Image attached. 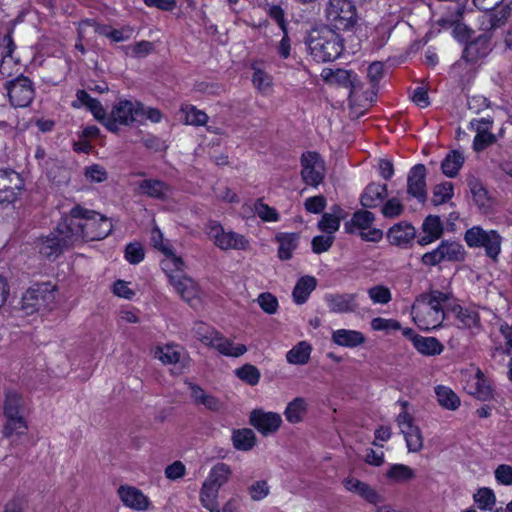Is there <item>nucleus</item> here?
Here are the masks:
<instances>
[{"instance_id":"f257e3e1","label":"nucleus","mask_w":512,"mask_h":512,"mask_svg":"<svg viewBox=\"0 0 512 512\" xmlns=\"http://www.w3.org/2000/svg\"><path fill=\"white\" fill-rule=\"evenodd\" d=\"M76 221L77 218L72 216L71 208L67 214L61 217L57 226L48 235L38 239L39 253L49 260H55L64 251L84 243L83 231L79 229Z\"/></svg>"},{"instance_id":"f03ea898","label":"nucleus","mask_w":512,"mask_h":512,"mask_svg":"<svg viewBox=\"0 0 512 512\" xmlns=\"http://www.w3.org/2000/svg\"><path fill=\"white\" fill-rule=\"evenodd\" d=\"M450 293L440 290H430L415 298L411 307V315L414 323L422 330L436 329L445 319V311H449Z\"/></svg>"},{"instance_id":"7ed1b4c3","label":"nucleus","mask_w":512,"mask_h":512,"mask_svg":"<svg viewBox=\"0 0 512 512\" xmlns=\"http://www.w3.org/2000/svg\"><path fill=\"white\" fill-rule=\"evenodd\" d=\"M336 30L329 25H319L308 33L306 44L317 62L334 61L342 54L344 39Z\"/></svg>"},{"instance_id":"20e7f679","label":"nucleus","mask_w":512,"mask_h":512,"mask_svg":"<svg viewBox=\"0 0 512 512\" xmlns=\"http://www.w3.org/2000/svg\"><path fill=\"white\" fill-rule=\"evenodd\" d=\"M28 411L27 400L21 393L14 389H5L3 415L6 422L2 430L4 438H10L13 435L21 436L26 433L28 430L26 421Z\"/></svg>"},{"instance_id":"39448f33","label":"nucleus","mask_w":512,"mask_h":512,"mask_svg":"<svg viewBox=\"0 0 512 512\" xmlns=\"http://www.w3.org/2000/svg\"><path fill=\"white\" fill-rule=\"evenodd\" d=\"M72 216L77 218V225L83 231V242L102 240L112 232L111 221L97 211L77 204L72 207Z\"/></svg>"},{"instance_id":"423d86ee","label":"nucleus","mask_w":512,"mask_h":512,"mask_svg":"<svg viewBox=\"0 0 512 512\" xmlns=\"http://www.w3.org/2000/svg\"><path fill=\"white\" fill-rule=\"evenodd\" d=\"M464 240L470 248H484L487 257L493 262L498 261L503 238L496 230L473 226L466 230Z\"/></svg>"},{"instance_id":"0eeeda50","label":"nucleus","mask_w":512,"mask_h":512,"mask_svg":"<svg viewBox=\"0 0 512 512\" xmlns=\"http://www.w3.org/2000/svg\"><path fill=\"white\" fill-rule=\"evenodd\" d=\"M326 16L337 30H349L357 23L356 7L351 0H329Z\"/></svg>"},{"instance_id":"6e6552de","label":"nucleus","mask_w":512,"mask_h":512,"mask_svg":"<svg viewBox=\"0 0 512 512\" xmlns=\"http://www.w3.org/2000/svg\"><path fill=\"white\" fill-rule=\"evenodd\" d=\"M142 103L121 100L114 105L110 116L105 121V127L113 133L118 131V125H130L140 122Z\"/></svg>"},{"instance_id":"1a4fd4ad","label":"nucleus","mask_w":512,"mask_h":512,"mask_svg":"<svg viewBox=\"0 0 512 512\" xmlns=\"http://www.w3.org/2000/svg\"><path fill=\"white\" fill-rule=\"evenodd\" d=\"M466 251L458 241L443 240L436 249L422 256V263L435 266L441 262H461L465 259Z\"/></svg>"},{"instance_id":"9d476101","label":"nucleus","mask_w":512,"mask_h":512,"mask_svg":"<svg viewBox=\"0 0 512 512\" xmlns=\"http://www.w3.org/2000/svg\"><path fill=\"white\" fill-rule=\"evenodd\" d=\"M206 229L209 238L222 250H246L249 247V241L243 235L232 231L226 232L216 221H210Z\"/></svg>"},{"instance_id":"9b49d317","label":"nucleus","mask_w":512,"mask_h":512,"mask_svg":"<svg viewBox=\"0 0 512 512\" xmlns=\"http://www.w3.org/2000/svg\"><path fill=\"white\" fill-rule=\"evenodd\" d=\"M5 89L9 97V101L14 107H27L35 96V87L32 80L24 75L8 81Z\"/></svg>"},{"instance_id":"f8f14e48","label":"nucleus","mask_w":512,"mask_h":512,"mask_svg":"<svg viewBox=\"0 0 512 512\" xmlns=\"http://www.w3.org/2000/svg\"><path fill=\"white\" fill-rule=\"evenodd\" d=\"M301 177L305 184L317 187L325 178V162L317 152L307 151L302 154Z\"/></svg>"},{"instance_id":"ddd939ff","label":"nucleus","mask_w":512,"mask_h":512,"mask_svg":"<svg viewBox=\"0 0 512 512\" xmlns=\"http://www.w3.org/2000/svg\"><path fill=\"white\" fill-rule=\"evenodd\" d=\"M24 180L13 169H0V205L15 203L24 189Z\"/></svg>"},{"instance_id":"4468645a","label":"nucleus","mask_w":512,"mask_h":512,"mask_svg":"<svg viewBox=\"0 0 512 512\" xmlns=\"http://www.w3.org/2000/svg\"><path fill=\"white\" fill-rule=\"evenodd\" d=\"M231 475L232 470L228 464L223 462L215 464L204 481L200 494L205 495L209 501L217 499L219 489L229 481Z\"/></svg>"},{"instance_id":"2eb2a0df","label":"nucleus","mask_w":512,"mask_h":512,"mask_svg":"<svg viewBox=\"0 0 512 512\" xmlns=\"http://www.w3.org/2000/svg\"><path fill=\"white\" fill-rule=\"evenodd\" d=\"M249 422L263 436H269L279 430L283 421L281 415L276 412L254 409L250 413Z\"/></svg>"},{"instance_id":"dca6fc26","label":"nucleus","mask_w":512,"mask_h":512,"mask_svg":"<svg viewBox=\"0 0 512 512\" xmlns=\"http://www.w3.org/2000/svg\"><path fill=\"white\" fill-rule=\"evenodd\" d=\"M491 50V36L488 34H481L465 44L462 52V59L466 63L474 65L486 58Z\"/></svg>"},{"instance_id":"f3484780","label":"nucleus","mask_w":512,"mask_h":512,"mask_svg":"<svg viewBox=\"0 0 512 512\" xmlns=\"http://www.w3.org/2000/svg\"><path fill=\"white\" fill-rule=\"evenodd\" d=\"M493 122L492 117L471 120L470 126L476 132L473 140V149L476 152H481L496 143L497 138L491 132Z\"/></svg>"},{"instance_id":"a211bd4d","label":"nucleus","mask_w":512,"mask_h":512,"mask_svg":"<svg viewBox=\"0 0 512 512\" xmlns=\"http://www.w3.org/2000/svg\"><path fill=\"white\" fill-rule=\"evenodd\" d=\"M425 165H414L407 176V194L417 199L419 203H425L427 200Z\"/></svg>"},{"instance_id":"6ab92c4d","label":"nucleus","mask_w":512,"mask_h":512,"mask_svg":"<svg viewBox=\"0 0 512 512\" xmlns=\"http://www.w3.org/2000/svg\"><path fill=\"white\" fill-rule=\"evenodd\" d=\"M449 311L454 315L458 328L468 329L473 334H476L481 330V318L479 312L475 308L463 307L461 305L454 304L450 305Z\"/></svg>"},{"instance_id":"aec40b11","label":"nucleus","mask_w":512,"mask_h":512,"mask_svg":"<svg viewBox=\"0 0 512 512\" xmlns=\"http://www.w3.org/2000/svg\"><path fill=\"white\" fill-rule=\"evenodd\" d=\"M118 496L122 503L130 509L136 511H146L150 506V501L144 493L129 485H121L117 490Z\"/></svg>"},{"instance_id":"412c9836","label":"nucleus","mask_w":512,"mask_h":512,"mask_svg":"<svg viewBox=\"0 0 512 512\" xmlns=\"http://www.w3.org/2000/svg\"><path fill=\"white\" fill-rule=\"evenodd\" d=\"M141 194L160 201H168L173 196V187L159 179H144L139 182Z\"/></svg>"},{"instance_id":"4be33fe9","label":"nucleus","mask_w":512,"mask_h":512,"mask_svg":"<svg viewBox=\"0 0 512 512\" xmlns=\"http://www.w3.org/2000/svg\"><path fill=\"white\" fill-rule=\"evenodd\" d=\"M171 266L169 269H172ZM175 273L168 274L171 285L175 288L176 292L182 297L183 300L190 302L195 299L198 295V289L196 283L189 277L182 274L183 267L177 270L175 267Z\"/></svg>"},{"instance_id":"5701e85b","label":"nucleus","mask_w":512,"mask_h":512,"mask_svg":"<svg viewBox=\"0 0 512 512\" xmlns=\"http://www.w3.org/2000/svg\"><path fill=\"white\" fill-rule=\"evenodd\" d=\"M324 299L333 313H351L358 308L355 293L326 294Z\"/></svg>"},{"instance_id":"b1692460","label":"nucleus","mask_w":512,"mask_h":512,"mask_svg":"<svg viewBox=\"0 0 512 512\" xmlns=\"http://www.w3.org/2000/svg\"><path fill=\"white\" fill-rule=\"evenodd\" d=\"M322 76L326 82L336 83L340 86L350 88L352 93L357 89H361L360 81L357 75L345 69H324Z\"/></svg>"},{"instance_id":"393cba45","label":"nucleus","mask_w":512,"mask_h":512,"mask_svg":"<svg viewBox=\"0 0 512 512\" xmlns=\"http://www.w3.org/2000/svg\"><path fill=\"white\" fill-rule=\"evenodd\" d=\"M387 196V184L372 182L363 190L360 196V203L364 208H376Z\"/></svg>"},{"instance_id":"a878e982","label":"nucleus","mask_w":512,"mask_h":512,"mask_svg":"<svg viewBox=\"0 0 512 512\" xmlns=\"http://www.w3.org/2000/svg\"><path fill=\"white\" fill-rule=\"evenodd\" d=\"M72 106L74 108L85 106L105 126L108 116L103 105L97 99L92 98L85 90H78L76 92V101L72 103Z\"/></svg>"},{"instance_id":"bb28decb","label":"nucleus","mask_w":512,"mask_h":512,"mask_svg":"<svg viewBox=\"0 0 512 512\" xmlns=\"http://www.w3.org/2000/svg\"><path fill=\"white\" fill-rule=\"evenodd\" d=\"M415 228L408 222H400L393 225L387 238L392 245L406 247L415 237Z\"/></svg>"},{"instance_id":"cd10ccee","label":"nucleus","mask_w":512,"mask_h":512,"mask_svg":"<svg viewBox=\"0 0 512 512\" xmlns=\"http://www.w3.org/2000/svg\"><path fill=\"white\" fill-rule=\"evenodd\" d=\"M343 485L346 490L359 495L371 504H377L382 501L381 496L378 492L373 489L370 485L362 482L356 478H346L343 481Z\"/></svg>"},{"instance_id":"c85d7f7f","label":"nucleus","mask_w":512,"mask_h":512,"mask_svg":"<svg viewBox=\"0 0 512 512\" xmlns=\"http://www.w3.org/2000/svg\"><path fill=\"white\" fill-rule=\"evenodd\" d=\"M163 236L159 229H155L152 232V242L154 247L161 250L167 258L162 261L163 269L170 268L171 266L175 267L177 270H180L184 267V262L181 257H177L172 249L168 245H163L162 243Z\"/></svg>"},{"instance_id":"c756f323","label":"nucleus","mask_w":512,"mask_h":512,"mask_svg":"<svg viewBox=\"0 0 512 512\" xmlns=\"http://www.w3.org/2000/svg\"><path fill=\"white\" fill-rule=\"evenodd\" d=\"M332 341L342 347L355 348L364 344L366 338L360 331L338 329L332 333Z\"/></svg>"},{"instance_id":"7c9ffc66","label":"nucleus","mask_w":512,"mask_h":512,"mask_svg":"<svg viewBox=\"0 0 512 512\" xmlns=\"http://www.w3.org/2000/svg\"><path fill=\"white\" fill-rule=\"evenodd\" d=\"M208 346L217 349L221 354L225 356L231 357H239L247 351L245 345L238 344L234 346L229 339L221 336L217 331L214 334L212 340L209 341Z\"/></svg>"},{"instance_id":"2f4dec72","label":"nucleus","mask_w":512,"mask_h":512,"mask_svg":"<svg viewBox=\"0 0 512 512\" xmlns=\"http://www.w3.org/2000/svg\"><path fill=\"white\" fill-rule=\"evenodd\" d=\"M411 341L415 349L426 356H435L442 353L444 346L435 337L413 336Z\"/></svg>"},{"instance_id":"473e14b6","label":"nucleus","mask_w":512,"mask_h":512,"mask_svg":"<svg viewBox=\"0 0 512 512\" xmlns=\"http://www.w3.org/2000/svg\"><path fill=\"white\" fill-rule=\"evenodd\" d=\"M469 393L482 401H487L493 398V389L485 378L483 372L479 369L472 379Z\"/></svg>"},{"instance_id":"72a5a7b5","label":"nucleus","mask_w":512,"mask_h":512,"mask_svg":"<svg viewBox=\"0 0 512 512\" xmlns=\"http://www.w3.org/2000/svg\"><path fill=\"white\" fill-rule=\"evenodd\" d=\"M45 296L41 288H30L22 296L21 308L31 314L44 306Z\"/></svg>"},{"instance_id":"f704fd0d","label":"nucleus","mask_w":512,"mask_h":512,"mask_svg":"<svg viewBox=\"0 0 512 512\" xmlns=\"http://www.w3.org/2000/svg\"><path fill=\"white\" fill-rule=\"evenodd\" d=\"M316 285L317 281L315 277L308 275L301 277L297 281L292 293L295 303L304 304L308 300L311 292L316 288Z\"/></svg>"},{"instance_id":"c9c22d12","label":"nucleus","mask_w":512,"mask_h":512,"mask_svg":"<svg viewBox=\"0 0 512 512\" xmlns=\"http://www.w3.org/2000/svg\"><path fill=\"white\" fill-rule=\"evenodd\" d=\"M276 240L279 243L278 257L281 260H289L298 246L299 234L280 233L276 236Z\"/></svg>"},{"instance_id":"e433bc0d","label":"nucleus","mask_w":512,"mask_h":512,"mask_svg":"<svg viewBox=\"0 0 512 512\" xmlns=\"http://www.w3.org/2000/svg\"><path fill=\"white\" fill-rule=\"evenodd\" d=\"M191 397L196 404H201L211 411H218L221 408V402L211 394H207L199 385L189 383Z\"/></svg>"},{"instance_id":"4c0bfd02","label":"nucleus","mask_w":512,"mask_h":512,"mask_svg":"<svg viewBox=\"0 0 512 512\" xmlns=\"http://www.w3.org/2000/svg\"><path fill=\"white\" fill-rule=\"evenodd\" d=\"M374 220L375 216L372 212L367 210H358L353 214L351 220L344 224L345 232L352 234L355 232V228L362 230L368 229Z\"/></svg>"},{"instance_id":"58836bf2","label":"nucleus","mask_w":512,"mask_h":512,"mask_svg":"<svg viewBox=\"0 0 512 512\" xmlns=\"http://www.w3.org/2000/svg\"><path fill=\"white\" fill-rule=\"evenodd\" d=\"M465 162L463 154L458 150L450 151L441 162L443 174L447 177L454 178Z\"/></svg>"},{"instance_id":"ea45409f","label":"nucleus","mask_w":512,"mask_h":512,"mask_svg":"<svg viewBox=\"0 0 512 512\" xmlns=\"http://www.w3.org/2000/svg\"><path fill=\"white\" fill-rule=\"evenodd\" d=\"M232 442L237 450L249 451L255 446L256 436L249 428L237 429L232 433Z\"/></svg>"},{"instance_id":"a19ab883","label":"nucleus","mask_w":512,"mask_h":512,"mask_svg":"<svg viewBox=\"0 0 512 512\" xmlns=\"http://www.w3.org/2000/svg\"><path fill=\"white\" fill-rule=\"evenodd\" d=\"M466 182L470 189V193L475 204L478 207H485L488 203L489 198L488 192L484 188L482 182L472 174L467 176Z\"/></svg>"},{"instance_id":"79ce46f5","label":"nucleus","mask_w":512,"mask_h":512,"mask_svg":"<svg viewBox=\"0 0 512 512\" xmlns=\"http://www.w3.org/2000/svg\"><path fill=\"white\" fill-rule=\"evenodd\" d=\"M307 411V403L304 398L297 397L288 403L284 415L289 423H299Z\"/></svg>"},{"instance_id":"37998d69","label":"nucleus","mask_w":512,"mask_h":512,"mask_svg":"<svg viewBox=\"0 0 512 512\" xmlns=\"http://www.w3.org/2000/svg\"><path fill=\"white\" fill-rule=\"evenodd\" d=\"M310 354L311 346L307 342L302 341L287 352L286 359L290 364L304 365L309 361Z\"/></svg>"},{"instance_id":"c03bdc74","label":"nucleus","mask_w":512,"mask_h":512,"mask_svg":"<svg viewBox=\"0 0 512 512\" xmlns=\"http://www.w3.org/2000/svg\"><path fill=\"white\" fill-rule=\"evenodd\" d=\"M442 5L440 7L442 11V15L438 20V24L441 27H450L455 24L457 21L462 19L463 13L465 9H454L453 2H441Z\"/></svg>"},{"instance_id":"a18cd8bd","label":"nucleus","mask_w":512,"mask_h":512,"mask_svg":"<svg viewBox=\"0 0 512 512\" xmlns=\"http://www.w3.org/2000/svg\"><path fill=\"white\" fill-rule=\"evenodd\" d=\"M435 393L442 407L449 410H455L459 407L460 399L450 388L440 385L435 388Z\"/></svg>"},{"instance_id":"49530a36","label":"nucleus","mask_w":512,"mask_h":512,"mask_svg":"<svg viewBox=\"0 0 512 512\" xmlns=\"http://www.w3.org/2000/svg\"><path fill=\"white\" fill-rule=\"evenodd\" d=\"M120 49L126 56L144 58L153 51L154 44L150 41L142 40L131 45L121 46Z\"/></svg>"},{"instance_id":"de8ad7c7","label":"nucleus","mask_w":512,"mask_h":512,"mask_svg":"<svg viewBox=\"0 0 512 512\" xmlns=\"http://www.w3.org/2000/svg\"><path fill=\"white\" fill-rule=\"evenodd\" d=\"M16 49V45L14 43V40L12 38V32H8L4 37L2 38V42L0 44V72L4 74V71L2 69L4 68V65L10 60L13 61V53Z\"/></svg>"},{"instance_id":"09e8293b","label":"nucleus","mask_w":512,"mask_h":512,"mask_svg":"<svg viewBox=\"0 0 512 512\" xmlns=\"http://www.w3.org/2000/svg\"><path fill=\"white\" fill-rule=\"evenodd\" d=\"M185 114V123L194 126L205 125L209 119L208 115L193 105H185L181 108Z\"/></svg>"},{"instance_id":"8fccbe9b","label":"nucleus","mask_w":512,"mask_h":512,"mask_svg":"<svg viewBox=\"0 0 512 512\" xmlns=\"http://www.w3.org/2000/svg\"><path fill=\"white\" fill-rule=\"evenodd\" d=\"M386 477L396 482H406L415 477L414 471L404 464H393L386 472Z\"/></svg>"},{"instance_id":"3c124183","label":"nucleus","mask_w":512,"mask_h":512,"mask_svg":"<svg viewBox=\"0 0 512 512\" xmlns=\"http://www.w3.org/2000/svg\"><path fill=\"white\" fill-rule=\"evenodd\" d=\"M235 374L239 379L251 386L258 384L261 377L259 369L251 364H245L236 369Z\"/></svg>"},{"instance_id":"603ef678","label":"nucleus","mask_w":512,"mask_h":512,"mask_svg":"<svg viewBox=\"0 0 512 512\" xmlns=\"http://www.w3.org/2000/svg\"><path fill=\"white\" fill-rule=\"evenodd\" d=\"M474 501L481 510H491L496 502V497L492 489L480 488L476 494H474Z\"/></svg>"},{"instance_id":"864d4df0","label":"nucleus","mask_w":512,"mask_h":512,"mask_svg":"<svg viewBox=\"0 0 512 512\" xmlns=\"http://www.w3.org/2000/svg\"><path fill=\"white\" fill-rule=\"evenodd\" d=\"M453 193V184L451 182L437 184L433 189L432 203L434 205L446 203L453 197Z\"/></svg>"},{"instance_id":"5fc2aeb1","label":"nucleus","mask_w":512,"mask_h":512,"mask_svg":"<svg viewBox=\"0 0 512 512\" xmlns=\"http://www.w3.org/2000/svg\"><path fill=\"white\" fill-rule=\"evenodd\" d=\"M145 256V251L141 243L131 242L126 245L124 250L125 259L133 265L140 263Z\"/></svg>"},{"instance_id":"6e6d98bb","label":"nucleus","mask_w":512,"mask_h":512,"mask_svg":"<svg viewBox=\"0 0 512 512\" xmlns=\"http://www.w3.org/2000/svg\"><path fill=\"white\" fill-rule=\"evenodd\" d=\"M371 328L374 331H384L387 334L401 329V324L395 319L376 317L371 320Z\"/></svg>"},{"instance_id":"4d7b16f0","label":"nucleus","mask_w":512,"mask_h":512,"mask_svg":"<svg viewBox=\"0 0 512 512\" xmlns=\"http://www.w3.org/2000/svg\"><path fill=\"white\" fill-rule=\"evenodd\" d=\"M254 209L259 218L266 222H276L279 220V213L276 209L268 206L261 199L254 204Z\"/></svg>"},{"instance_id":"13d9d810","label":"nucleus","mask_w":512,"mask_h":512,"mask_svg":"<svg viewBox=\"0 0 512 512\" xmlns=\"http://www.w3.org/2000/svg\"><path fill=\"white\" fill-rule=\"evenodd\" d=\"M423 231L434 238H440L443 233V226L440 218L435 215H429L423 222Z\"/></svg>"},{"instance_id":"bf43d9fd","label":"nucleus","mask_w":512,"mask_h":512,"mask_svg":"<svg viewBox=\"0 0 512 512\" xmlns=\"http://www.w3.org/2000/svg\"><path fill=\"white\" fill-rule=\"evenodd\" d=\"M99 33L105 37L110 38L115 42H122L128 40L132 35V30L126 29H114L109 26H103L100 28Z\"/></svg>"},{"instance_id":"052dcab7","label":"nucleus","mask_w":512,"mask_h":512,"mask_svg":"<svg viewBox=\"0 0 512 512\" xmlns=\"http://www.w3.org/2000/svg\"><path fill=\"white\" fill-rule=\"evenodd\" d=\"M318 229L326 234L333 235L340 227V221L334 215L324 213L317 224Z\"/></svg>"},{"instance_id":"680f3d73","label":"nucleus","mask_w":512,"mask_h":512,"mask_svg":"<svg viewBox=\"0 0 512 512\" xmlns=\"http://www.w3.org/2000/svg\"><path fill=\"white\" fill-rule=\"evenodd\" d=\"M335 237L333 235H318L313 237L311 241L312 251L321 254L328 251L333 245Z\"/></svg>"},{"instance_id":"e2e57ef3","label":"nucleus","mask_w":512,"mask_h":512,"mask_svg":"<svg viewBox=\"0 0 512 512\" xmlns=\"http://www.w3.org/2000/svg\"><path fill=\"white\" fill-rule=\"evenodd\" d=\"M404 211L403 204L397 198L388 199L381 208V212L386 218H395Z\"/></svg>"},{"instance_id":"0e129e2a","label":"nucleus","mask_w":512,"mask_h":512,"mask_svg":"<svg viewBox=\"0 0 512 512\" xmlns=\"http://www.w3.org/2000/svg\"><path fill=\"white\" fill-rule=\"evenodd\" d=\"M368 294L374 303L387 304L392 299L390 290L382 285L371 287Z\"/></svg>"},{"instance_id":"69168bd1","label":"nucleus","mask_w":512,"mask_h":512,"mask_svg":"<svg viewBox=\"0 0 512 512\" xmlns=\"http://www.w3.org/2000/svg\"><path fill=\"white\" fill-rule=\"evenodd\" d=\"M258 304L267 314H274L278 308V300L271 293L265 292L258 296Z\"/></svg>"},{"instance_id":"338daca9","label":"nucleus","mask_w":512,"mask_h":512,"mask_svg":"<svg viewBox=\"0 0 512 512\" xmlns=\"http://www.w3.org/2000/svg\"><path fill=\"white\" fill-rule=\"evenodd\" d=\"M85 176L90 182L101 183L107 180L108 174L104 167L94 164L86 167Z\"/></svg>"},{"instance_id":"774afa93","label":"nucleus","mask_w":512,"mask_h":512,"mask_svg":"<svg viewBox=\"0 0 512 512\" xmlns=\"http://www.w3.org/2000/svg\"><path fill=\"white\" fill-rule=\"evenodd\" d=\"M451 27H453V36L456 40L465 44L471 41L470 38L474 32L470 27L462 23L461 20L457 21Z\"/></svg>"}]
</instances>
